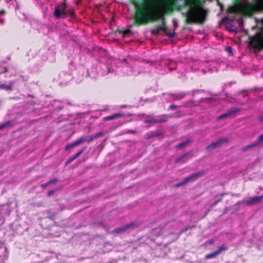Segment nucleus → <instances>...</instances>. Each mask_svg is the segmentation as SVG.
Masks as SVG:
<instances>
[{"label": "nucleus", "mask_w": 263, "mask_h": 263, "mask_svg": "<svg viewBox=\"0 0 263 263\" xmlns=\"http://www.w3.org/2000/svg\"><path fill=\"white\" fill-rule=\"evenodd\" d=\"M141 3L142 8L135 4L137 10L135 19L139 24L146 23L152 19L153 9L155 7L165 12L173 7H179L181 5L185 9L183 13L188 23H202L205 20V12L200 6L198 0H141Z\"/></svg>", "instance_id": "nucleus-1"}, {"label": "nucleus", "mask_w": 263, "mask_h": 263, "mask_svg": "<svg viewBox=\"0 0 263 263\" xmlns=\"http://www.w3.org/2000/svg\"><path fill=\"white\" fill-rule=\"evenodd\" d=\"M255 10L256 8L250 3H237L229 7L228 17L231 21L236 20L240 26L242 22V17L252 15Z\"/></svg>", "instance_id": "nucleus-2"}, {"label": "nucleus", "mask_w": 263, "mask_h": 263, "mask_svg": "<svg viewBox=\"0 0 263 263\" xmlns=\"http://www.w3.org/2000/svg\"><path fill=\"white\" fill-rule=\"evenodd\" d=\"M54 15L57 18H65L68 15L71 17L75 16L73 9L70 8H68L65 2L61 3L55 7Z\"/></svg>", "instance_id": "nucleus-3"}, {"label": "nucleus", "mask_w": 263, "mask_h": 263, "mask_svg": "<svg viewBox=\"0 0 263 263\" xmlns=\"http://www.w3.org/2000/svg\"><path fill=\"white\" fill-rule=\"evenodd\" d=\"M202 175V172H198V173H195L192 174V175H190L189 177H186L182 182L178 184L177 185V186H179L180 185L184 184V183H185L187 182L194 181L195 180H196L197 178L201 177Z\"/></svg>", "instance_id": "nucleus-4"}, {"label": "nucleus", "mask_w": 263, "mask_h": 263, "mask_svg": "<svg viewBox=\"0 0 263 263\" xmlns=\"http://www.w3.org/2000/svg\"><path fill=\"white\" fill-rule=\"evenodd\" d=\"M160 31H164L167 35L170 37H173L174 34V32H167L164 21H162V24L158 26L155 30H154L153 32L155 34H158Z\"/></svg>", "instance_id": "nucleus-5"}, {"label": "nucleus", "mask_w": 263, "mask_h": 263, "mask_svg": "<svg viewBox=\"0 0 263 263\" xmlns=\"http://www.w3.org/2000/svg\"><path fill=\"white\" fill-rule=\"evenodd\" d=\"M239 111V109L237 108H232L227 112L223 114V115L219 116L218 118V120L225 119L229 117H233L235 114Z\"/></svg>", "instance_id": "nucleus-6"}, {"label": "nucleus", "mask_w": 263, "mask_h": 263, "mask_svg": "<svg viewBox=\"0 0 263 263\" xmlns=\"http://www.w3.org/2000/svg\"><path fill=\"white\" fill-rule=\"evenodd\" d=\"M228 139L227 138H222L218 141L213 142L210 145L208 146L207 148L209 150H211L213 148H215L219 146H220L222 144H223L224 142H227Z\"/></svg>", "instance_id": "nucleus-7"}, {"label": "nucleus", "mask_w": 263, "mask_h": 263, "mask_svg": "<svg viewBox=\"0 0 263 263\" xmlns=\"http://www.w3.org/2000/svg\"><path fill=\"white\" fill-rule=\"evenodd\" d=\"M227 248L224 246H222L220 248H219L216 251L206 255L205 258L207 259L214 258L216 257L217 255H218L222 250H225Z\"/></svg>", "instance_id": "nucleus-8"}, {"label": "nucleus", "mask_w": 263, "mask_h": 263, "mask_svg": "<svg viewBox=\"0 0 263 263\" xmlns=\"http://www.w3.org/2000/svg\"><path fill=\"white\" fill-rule=\"evenodd\" d=\"M261 198V196H256L245 200V202L248 205H252L259 202Z\"/></svg>", "instance_id": "nucleus-9"}, {"label": "nucleus", "mask_w": 263, "mask_h": 263, "mask_svg": "<svg viewBox=\"0 0 263 263\" xmlns=\"http://www.w3.org/2000/svg\"><path fill=\"white\" fill-rule=\"evenodd\" d=\"M166 121V117L163 116V117H160L157 119H151L149 120H146L145 121L146 122H149V123H158V122H165Z\"/></svg>", "instance_id": "nucleus-10"}, {"label": "nucleus", "mask_w": 263, "mask_h": 263, "mask_svg": "<svg viewBox=\"0 0 263 263\" xmlns=\"http://www.w3.org/2000/svg\"><path fill=\"white\" fill-rule=\"evenodd\" d=\"M123 116V115L122 114H116L113 115L107 116V117H105L104 118V119L105 121H108V120H114L115 119L119 118Z\"/></svg>", "instance_id": "nucleus-11"}, {"label": "nucleus", "mask_w": 263, "mask_h": 263, "mask_svg": "<svg viewBox=\"0 0 263 263\" xmlns=\"http://www.w3.org/2000/svg\"><path fill=\"white\" fill-rule=\"evenodd\" d=\"M132 226H133V224H127L125 227H122L120 228H118V229H116L115 232L117 233H119L124 232L126 230H127L128 228H130Z\"/></svg>", "instance_id": "nucleus-12"}, {"label": "nucleus", "mask_w": 263, "mask_h": 263, "mask_svg": "<svg viewBox=\"0 0 263 263\" xmlns=\"http://www.w3.org/2000/svg\"><path fill=\"white\" fill-rule=\"evenodd\" d=\"M12 84L13 83H11L10 84H0V89H5L6 90H10L12 89Z\"/></svg>", "instance_id": "nucleus-13"}, {"label": "nucleus", "mask_w": 263, "mask_h": 263, "mask_svg": "<svg viewBox=\"0 0 263 263\" xmlns=\"http://www.w3.org/2000/svg\"><path fill=\"white\" fill-rule=\"evenodd\" d=\"M263 144V134L261 135L260 136H259L258 141L256 143H255L254 144H253L252 145H250L248 146V147H252V146H253L255 145H257L258 144Z\"/></svg>", "instance_id": "nucleus-14"}, {"label": "nucleus", "mask_w": 263, "mask_h": 263, "mask_svg": "<svg viewBox=\"0 0 263 263\" xmlns=\"http://www.w3.org/2000/svg\"><path fill=\"white\" fill-rule=\"evenodd\" d=\"M86 140V139L85 138L81 137L75 141V142L77 144V145L79 146V145L83 143Z\"/></svg>", "instance_id": "nucleus-15"}, {"label": "nucleus", "mask_w": 263, "mask_h": 263, "mask_svg": "<svg viewBox=\"0 0 263 263\" xmlns=\"http://www.w3.org/2000/svg\"><path fill=\"white\" fill-rule=\"evenodd\" d=\"M77 146V144L76 143L75 141L74 142H73L72 143L70 144H68L67 145L66 147H65V149L66 151L69 149L70 148H73V147H75Z\"/></svg>", "instance_id": "nucleus-16"}, {"label": "nucleus", "mask_w": 263, "mask_h": 263, "mask_svg": "<svg viewBox=\"0 0 263 263\" xmlns=\"http://www.w3.org/2000/svg\"><path fill=\"white\" fill-rule=\"evenodd\" d=\"M189 141H185V142H182L180 144H179L178 146H177V148H181L182 147H183L184 146H186L189 143Z\"/></svg>", "instance_id": "nucleus-17"}, {"label": "nucleus", "mask_w": 263, "mask_h": 263, "mask_svg": "<svg viewBox=\"0 0 263 263\" xmlns=\"http://www.w3.org/2000/svg\"><path fill=\"white\" fill-rule=\"evenodd\" d=\"M5 13V12L4 10H2L0 11V24L1 25L4 23V20L1 18V16L3 15Z\"/></svg>", "instance_id": "nucleus-18"}, {"label": "nucleus", "mask_w": 263, "mask_h": 263, "mask_svg": "<svg viewBox=\"0 0 263 263\" xmlns=\"http://www.w3.org/2000/svg\"><path fill=\"white\" fill-rule=\"evenodd\" d=\"M7 71L6 67L3 66L0 64V73L5 72Z\"/></svg>", "instance_id": "nucleus-19"}, {"label": "nucleus", "mask_w": 263, "mask_h": 263, "mask_svg": "<svg viewBox=\"0 0 263 263\" xmlns=\"http://www.w3.org/2000/svg\"><path fill=\"white\" fill-rule=\"evenodd\" d=\"M84 148L80 150V151H79L74 156V158L76 159L77 158H78L79 156H80L82 153L83 152H84Z\"/></svg>", "instance_id": "nucleus-20"}, {"label": "nucleus", "mask_w": 263, "mask_h": 263, "mask_svg": "<svg viewBox=\"0 0 263 263\" xmlns=\"http://www.w3.org/2000/svg\"><path fill=\"white\" fill-rule=\"evenodd\" d=\"M74 159H76V158H74V156H72V157H70L68 160H67V162H66V164H68L70 163H71L72 161H73Z\"/></svg>", "instance_id": "nucleus-21"}, {"label": "nucleus", "mask_w": 263, "mask_h": 263, "mask_svg": "<svg viewBox=\"0 0 263 263\" xmlns=\"http://www.w3.org/2000/svg\"><path fill=\"white\" fill-rule=\"evenodd\" d=\"M54 181H55V180H51V181H49L48 183L43 184H42V185H41V186H42V188H45V187H46L48 184H51V183H53Z\"/></svg>", "instance_id": "nucleus-22"}, {"label": "nucleus", "mask_w": 263, "mask_h": 263, "mask_svg": "<svg viewBox=\"0 0 263 263\" xmlns=\"http://www.w3.org/2000/svg\"><path fill=\"white\" fill-rule=\"evenodd\" d=\"M6 126V124H3L2 125L0 126V129L3 128L4 127H5Z\"/></svg>", "instance_id": "nucleus-23"}, {"label": "nucleus", "mask_w": 263, "mask_h": 263, "mask_svg": "<svg viewBox=\"0 0 263 263\" xmlns=\"http://www.w3.org/2000/svg\"><path fill=\"white\" fill-rule=\"evenodd\" d=\"M54 193V191H51L50 192H49L48 193V195L50 196V195H51L53 194Z\"/></svg>", "instance_id": "nucleus-24"}, {"label": "nucleus", "mask_w": 263, "mask_h": 263, "mask_svg": "<svg viewBox=\"0 0 263 263\" xmlns=\"http://www.w3.org/2000/svg\"><path fill=\"white\" fill-rule=\"evenodd\" d=\"M175 107H176V106L175 105H171L170 106V108L172 109H174Z\"/></svg>", "instance_id": "nucleus-25"}, {"label": "nucleus", "mask_w": 263, "mask_h": 263, "mask_svg": "<svg viewBox=\"0 0 263 263\" xmlns=\"http://www.w3.org/2000/svg\"><path fill=\"white\" fill-rule=\"evenodd\" d=\"M100 135H101V133H98V134H97L96 137H99Z\"/></svg>", "instance_id": "nucleus-26"}, {"label": "nucleus", "mask_w": 263, "mask_h": 263, "mask_svg": "<svg viewBox=\"0 0 263 263\" xmlns=\"http://www.w3.org/2000/svg\"><path fill=\"white\" fill-rule=\"evenodd\" d=\"M261 23L263 24V18L261 20Z\"/></svg>", "instance_id": "nucleus-27"}, {"label": "nucleus", "mask_w": 263, "mask_h": 263, "mask_svg": "<svg viewBox=\"0 0 263 263\" xmlns=\"http://www.w3.org/2000/svg\"><path fill=\"white\" fill-rule=\"evenodd\" d=\"M92 141V139H90V140H88V141H89H89Z\"/></svg>", "instance_id": "nucleus-28"}, {"label": "nucleus", "mask_w": 263, "mask_h": 263, "mask_svg": "<svg viewBox=\"0 0 263 263\" xmlns=\"http://www.w3.org/2000/svg\"><path fill=\"white\" fill-rule=\"evenodd\" d=\"M179 161H180V159L177 160V162H179Z\"/></svg>", "instance_id": "nucleus-29"}]
</instances>
